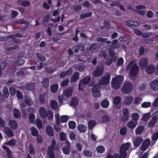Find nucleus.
<instances>
[{
    "instance_id": "nucleus-1",
    "label": "nucleus",
    "mask_w": 158,
    "mask_h": 158,
    "mask_svg": "<svg viewBox=\"0 0 158 158\" xmlns=\"http://www.w3.org/2000/svg\"><path fill=\"white\" fill-rule=\"evenodd\" d=\"M110 79V74H106L102 77L100 81V83L96 84L92 88V93L93 96L95 97L101 96V93L99 89L100 88L101 85H105L108 84Z\"/></svg>"
},
{
    "instance_id": "nucleus-2",
    "label": "nucleus",
    "mask_w": 158,
    "mask_h": 158,
    "mask_svg": "<svg viewBox=\"0 0 158 158\" xmlns=\"http://www.w3.org/2000/svg\"><path fill=\"white\" fill-rule=\"evenodd\" d=\"M131 68L129 73V77L134 78L137 75L139 71V67L137 64L133 61L131 62L127 67V69Z\"/></svg>"
},
{
    "instance_id": "nucleus-3",
    "label": "nucleus",
    "mask_w": 158,
    "mask_h": 158,
    "mask_svg": "<svg viewBox=\"0 0 158 158\" xmlns=\"http://www.w3.org/2000/svg\"><path fill=\"white\" fill-rule=\"evenodd\" d=\"M123 76L118 75L112 79L111 81V86L113 88L117 89L121 86L124 81Z\"/></svg>"
},
{
    "instance_id": "nucleus-4",
    "label": "nucleus",
    "mask_w": 158,
    "mask_h": 158,
    "mask_svg": "<svg viewBox=\"0 0 158 158\" xmlns=\"http://www.w3.org/2000/svg\"><path fill=\"white\" fill-rule=\"evenodd\" d=\"M133 88L132 83L129 81H126L124 82L121 90L123 93L127 94L131 92Z\"/></svg>"
},
{
    "instance_id": "nucleus-5",
    "label": "nucleus",
    "mask_w": 158,
    "mask_h": 158,
    "mask_svg": "<svg viewBox=\"0 0 158 158\" xmlns=\"http://www.w3.org/2000/svg\"><path fill=\"white\" fill-rule=\"evenodd\" d=\"M58 148V144L56 143L55 140L53 139L52 141V145L48 148V154L49 158H54V155L53 150H56Z\"/></svg>"
},
{
    "instance_id": "nucleus-6",
    "label": "nucleus",
    "mask_w": 158,
    "mask_h": 158,
    "mask_svg": "<svg viewBox=\"0 0 158 158\" xmlns=\"http://www.w3.org/2000/svg\"><path fill=\"white\" fill-rule=\"evenodd\" d=\"M149 85L152 91H158V79H155L151 81Z\"/></svg>"
},
{
    "instance_id": "nucleus-7",
    "label": "nucleus",
    "mask_w": 158,
    "mask_h": 158,
    "mask_svg": "<svg viewBox=\"0 0 158 158\" xmlns=\"http://www.w3.org/2000/svg\"><path fill=\"white\" fill-rule=\"evenodd\" d=\"M120 155L118 154H115L112 156L110 154H109L107 156L106 158H125L127 156V153L121 152L120 151Z\"/></svg>"
},
{
    "instance_id": "nucleus-8",
    "label": "nucleus",
    "mask_w": 158,
    "mask_h": 158,
    "mask_svg": "<svg viewBox=\"0 0 158 158\" xmlns=\"http://www.w3.org/2000/svg\"><path fill=\"white\" fill-rule=\"evenodd\" d=\"M131 146L130 143L128 142L124 143L121 146L120 151L121 152L127 153V151L130 148Z\"/></svg>"
},
{
    "instance_id": "nucleus-9",
    "label": "nucleus",
    "mask_w": 158,
    "mask_h": 158,
    "mask_svg": "<svg viewBox=\"0 0 158 158\" xmlns=\"http://www.w3.org/2000/svg\"><path fill=\"white\" fill-rule=\"evenodd\" d=\"M104 70L103 66L98 67L94 71V75L95 77H98L101 75L103 73Z\"/></svg>"
},
{
    "instance_id": "nucleus-10",
    "label": "nucleus",
    "mask_w": 158,
    "mask_h": 158,
    "mask_svg": "<svg viewBox=\"0 0 158 158\" xmlns=\"http://www.w3.org/2000/svg\"><path fill=\"white\" fill-rule=\"evenodd\" d=\"M65 144L66 146H64L62 148V151L65 154H68L70 151V144L68 141H65Z\"/></svg>"
},
{
    "instance_id": "nucleus-11",
    "label": "nucleus",
    "mask_w": 158,
    "mask_h": 158,
    "mask_svg": "<svg viewBox=\"0 0 158 158\" xmlns=\"http://www.w3.org/2000/svg\"><path fill=\"white\" fill-rule=\"evenodd\" d=\"M148 64V61L147 58H143L140 60L139 62V65L141 68L142 69H143Z\"/></svg>"
},
{
    "instance_id": "nucleus-12",
    "label": "nucleus",
    "mask_w": 158,
    "mask_h": 158,
    "mask_svg": "<svg viewBox=\"0 0 158 158\" xmlns=\"http://www.w3.org/2000/svg\"><path fill=\"white\" fill-rule=\"evenodd\" d=\"M150 143V139H146L141 146V149L143 151L145 150L149 146Z\"/></svg>"
},
{
    "instance_id": "nucleus-13",
    "label": "nucleus",
    "mask_w": 158,
    "mask_h": 158,
    "mask_svg": "<svg viewBox=\"0 0 158 158\" xmlns=\"http://www.w3.org/2000/svg\"><path fill=\"white\" fill-rule=\"evenodd\" d=\"M15 37L21 38L22 36L20 34H18L16 35L15 36L11 35H10L7 36L2 37H0V41H5L7 39H9L10 38H11L12 39H15Z\"/></svg>"
},
{
    "instance_id": "nucleus-14",
    "label": "nucleus",
    "mask_w": 158,
    "mask_h": 158,
    "mask_svg": "<svg viewBox=\"0 0 158 158\" xmlns=\"http://www.w3.org/2000/svg\"><path fill=\"white\" fill-rule=\"evenodd\" d=\"M138 121L131 120L127 123V126L130 129L135 128L137 125Z\"/></svg>"
},
{
    "instance_id": "nucleus-15",
    "label": "nucleus",
    "mask_w": 158,
    "mask_h": 158,
    "mask_svg": "<svg viewBox=\"0 0 158 158\" xmlns=\"http://www.w3.org/2000/svg\"><path fill=\"white\" fill-rule=\"evenodd\" d=\"M47 112L46 110L44 107H41L39 110V113L41 117L44 118H47Z\"/></svg>"
},
{
    "instance_id": "nucleus-16",
    "label": "nucleus",
    "mask_w": 158,
    "mask_h": 158,
    "mask_svg": "<svg viewBox=\"0 0 158 158\" xmlns=\"http://www.w3.org/2000/svg\"><path fill=\"white\" fill-rule=\"evenodd\" d=\"M155 69V68L154 65H149L146 67V71L148 73L151 74L154 72Z\"/></svg>"
},
{
    "instance_id": "nucleus-17",
    "label": "nucleus",
    "mask_w": 158,
    "mask_h": 158,
    "mask_svg": "<svg viewBox=\"0 0 158 158\" xmlns=\"http://www.w3.org/2000/svg\"><path fill=\"white\" fill-rule=\"evenodd\" d=\"M133 97L132 96H129L127 97L124 100V104L126 105H130L133 101Z\"/></svg>"
},
{
    "instance_id": "nucleus-18",
    "label": "nucleus",
    "mask_w": 158,
    "mask_h": 158,
    "mask_svg": "<svg viewBox=\"0 0 158 158\" xmlns=\"http://www.w3.org/2000/svg\"><path fill=\"white\" fill-rule=\"evenodd\" d=\"M77 130L83 133L85 132L87 130L86 126L83 124H80L77 126Z\"/></svg>"
},
{
    "instance_id": "nucleus-19",
    "label": "nucleus",
    "mask_w": 158,
    "mask_h": 158,
    "mask_svg": "<svg viewBox=\"0 0 158 158\" xmlns=\"http://www.w3.org/2000/svg\"><path fill=\"white\" fill-rule=\"evenodd\" d=\"M73 91V88L70 87L64 90L63 92V94L66 97H69L71 95Z\"/></svg>"
},
{
    "instance_id": "nucleus-20",
    "label": "nucleus",
    "mask_w": 158,
    "mask_h": 158,
    "mask_svg": "<svg viewBox=\"0 0 158 158\" xmlns=\"http://www.w3.org/2000/svg\"><path fill=\"white\" fill-rule=\"evenodd\" d=\"M9 125L12 130L16 129L18 126L17 122L14 120H10L9 122Z\"/></svg>"
},
{
    "instance_id": "nucleus-21",
    "label": "nucleus",
    "mask_w": 158,
    "mask_h": 158,
    "mask_svg": "<svg viewBox=\"0 0 158 158\" xmlns=\"http://www.w3.org/2000/svg\"><path fill=\"white\" fill-rule=\"evenodd\" d=\"M143 140V139L140 137L136 138L133 141V143L134 146L136 147H138L141 143Z\"/></svg>"
},
{
    "instance_id": "nucleus-22",
    "label": "nucleus",
    "mask_w": 158,
    "mask_h": 158,
    "mask_svg": "<svg viewBox=\"0 0 158 158\" xmlns=\"http://www.w3.org/2000/svg\"><path fill=\"white\" fill-rule=\"evenodd\" d=\"M126 25L129 26H138L139 25V23L136 21H133L131 20H129L127 21L126 23Z\"/></svg>"
},
{
    "instance_id": "nucleus-23",
    "label": "nucleus",
    "mask_w": 158,
    "mask_h": 158,
    "mask_svg": "<svg viewBox=\"0 0 158 158\" xmlns=\"http://www.w3.org/2000/svg\"><path fill=\"white\" fill-rule=\"evenodd\" d=\"M46 131L47 134L49 136H53V130L51 127L50 126H47L46 128Z\"/></svg>"
},
{
    "instance_id": "nucleus-24",
    "label": "nucleus",
    "mask_w": 158,
    "mask_h": 158,
    "mask_svg": "<svg viewBox=\"0 0 158 158\" xmlns=\"http://www.w3.org/2000/svg\"><path fill=\"white\" fill-rule=\"evenodd\" d=\"M4 132L6 135L8 137H12L13 136V132L9 127H5L4 129Z\"/></svg>"
},
{
    "instance_id": "nucleus-25",
    "label": "nucleus",
    "mask_w": 158,
    "mask_h": 158,
    "mask_svg": "<svg viewBox=\"0 0 158 158\" xmlns=\"http://www.w3.org/2000/svg\"><path fill=\"white\" fill-rule=\"evenodd\" d=\"M79 74L78 73H74L70 79V82H73L77 80L79 77Z\"/></svg>"
},
{
    "instance_id": "nucleus-26",
    "label": "nucleus",
    "mask_w": 158,
    "mask_h": 158,
    "mask_svg": "<svg viewBox=\"0 0 158 158\" xmlns=\"http://www.w3.org/2000/svg\"><path fill=\"white\" fill-rule=\"evenodd\" d=\"M30 131L31 134L32 135L34 136H37L39 132L37 129L34 127H32L30 129Z\"/></svg>"
},
{
    "instance_id": "nucleus-27",
    "label": "nucleus",
    "mask_w": 158,
    "mask_h": 158,
    "mask_svg": "<svg viewBox=\"0 0 158 158\" xmlns=\"http://www.w3.org/2000/svg\"><path fill=\"white\" fill-rule=\"evenodd\" d=\"M157 120L155 117H153L151 120L148 123V127H154L155 124L156 123Z\"/></svg>"
},
{
    "instance_id": "nucleus-28",
    "label": "nucleus",
    "mask_w": 158,
    "mask_h": 158,
    "mask_svg": "<svg viewBox=\"0 0 158 158\" xmlns=\"http://www.w3.org/2000/svg\"><path fill=\"white\" fill-rule=\"evenodd\" d=\"M144 130V127L143 126H138L135 129V132L136 134H141Z\"/></svg>"
},
{
    "instance_id": "nucleus-29",
    "label": "nucleus",
    "mask_w": 158,
    "mask_h": 158,
    "mask_svg": "<svg viewBox=\"0 0 158 158\" xmlns=\"http://www.w3.org/2000/svg\"><path fill=\"white\" fill-rule=\"evenodd\" d=\"M97 123L96 122L93 120H89L88 123V128L89 129H92Z\"/></svg>"
},
{
    "instance_id": "nucleus-30",
    "label": "nucleus",
    "mask_w": 158,
    "mask_h": 158,
    "mask_svg": "<svg viewBox=\"0 0 158 158\" xmlns=\"http://www.w3.org/2000/svg\"><path fill=\"white\" fill-rule=\"evenodd\" d=\"M96 150L97 152L102 153L105 152V148L102 145H99L96 147Z\"/></svg>"
},
{
    "instance_id": "nucleus-31",
    "label": "nucleus",
    "mask_w": 158,
    "mask_h": 158,
    "mask_svg": "<svg viewBox=\"0 0 158 158\" xmlns=\"http://www.w3.org/2000/svg\"><path fill=\"white\" fill-rule=\"evenodd\" d=\"M25 103L29 106H31L33 104V102L31 98L27 97H25Z\"/></svg>"
},
{
    "instance_id": "nucleus-32",
    "label": "nucleus",
    "mask_w": 158,
    "mask_h": 158,
    "mask_svg": "<svg viewBox=\"0 0 158 158\" xmlns=\"http://www.w3.org/2000/svg\"><path fill=\"white\" fill-rule=\"evenodd\" d=\"M101 121L104 123H108L110 121L109 117L107 115L104 114L101 118Z\"/></svg>"
},
{
    "instance_id": "nucleus-33",
    "label": "nucleus",
    "mask_w": 158,
    "mask_h": 158,
    "mask_svg": "<svg viewBox=\"0 0 158 158\" xmlns=\"http://www.w3.org/2000/svg\"><path fill=\"white\" fill-rule=\"evenodd\" d=\"M91 78L89 77H86L80 80V81L81 82H82L83 84H86L88 83L90 81Z\"/></svg>"
},
{
    "instance_id": "nucleus-34",
    "label": "nucleus",
    "mask_w": 158,
    "mask_h": 158,
    "mask_svg": "<svg viewBox=\"0 0 158 158\" xmlns=\"http://www.w3.org/2000/svg\"><path fill=\"white\" fill-rule=\"evenodd\" d=\"M2 148L6 151L8 158H13L12 156L11 152L9 148L6 146L4 145L2 146Z\"/></svg>"
},
{
    "instance_id": "nucleus-35",
    "label": "nucleus",
    "mask_w": 158,
    "mask_h": 158,
    "mask_svg": "<svg viewBox=\"0 0 158 158\" xmlns=\"http://www.w3.org/2000/svg\"><path fill=\"white\" fill-rule=\"evenodd\" d=\"M121 98L119 96H117L113 98V104L115 105H118L121 101Z\"/></svg>"
},
{
    "instance_id": "nucleus-36",
    "label": "nucleus",
    "mask_w": 158,
    "mask_h": 158,
    "mask_svg": "<svg viewBox=\"0 0 158 158\" xmlns=\"http://www.w3.org/2000/svg\"><path fill=\"white\" fill-rule=\"evenodd\" d=\"M101 106L104 108L108 107L109 105V102L106 99H105L103 100L101 103Z\"/></svg>"
},
{
    "instance_id": "nucleus-37",
    "label": "nucleus",
    "mask_w": 158,
    "mask_h": 158,
    "mask_svg": "<svg viewBox=\"0 0 158 158\" xmlns=\"http://www.w3.org/2000/svg\"><path fill=\"white\" fill-rule=\"evenodd\" d=\"M148 87V85L147 83H144L140 84L138 87V89L140 91H143L145 90Z\"/></svg>"
},
{
    "instance_id": "nucleus-38",
    "label": "nucleus",
    "mask_w": 158,
    "mask_h": 158,
    "mask_svg": "<svg viewBox=\"0 0 158 158\" xmlns=\"http://www.w3.org/2000/svg\"><path fill=\"white\" fill-rule=\"evenodd\" d=\"M13 113L14 116L15 118H18L21 116L20 112L17 109L15 108L13 110Z\"/></svg>"
},
{
    "instance_id": "nucleus-39",
    "label": "nucleus",
    "mask_w": 158,
    "mask_h": 158,
    "mask_svg": "<svg viewBox=\"0 0 158 158\" xmlns=\"http://www.w3.org/2000/svg\"><path fill=\"white\" fill-rule=\"evenodd\" d=\"M2 91L4 97L5 98H7L9 95L8 88L6 86L4 87L2 90Z\"/></svg>"
},
{
    "instance_id": "nucleus-40",
    "label": "nucleus",
    "mask_w": 158,
    "mask_h": 158,
    "mask_svg": "<svg viewBox=\"0 0 158 158\" xmlns=\"http://www.w3.org/2000/svg\"><path fill=\"white\" fill-rule=\"evenodd\" d=\"M151 117V114L150 113H146L143 115L142 120L143 121H147Z\"/></svg>"
},
{
    "instance_id": "nucleus-41",
    "label": "nucleus",
    "mask_w": 158,
    "mask_h": 158,
    "mask_svg": "<svg viewBox=\"0 0 158 158\" xmlns=\"http://www.w3.org/2000/svg\"><path fill=\"white\" fill-rule=\"evenodd\" d=\"M35 123L38 129H40L42 128L43 124L39 118H37L36 120Z\"/></svg>"
},
{
    "instance_id": "nucleus-42",
    "label": "nucleus",
    "mask_w": 158,
    "mask_h": 158,
    "mask_svg": "<svg viewBox=\"0 0 158 158\" xmlns=\"http://www.w3.org/2000/svg\"><path fill=\"white\" fill-rule=\"evenodd\" d=\"M25 62V61L22 59H19L18 61L16 62H13L12 64L14 66H19L23 64Z\"/></svg>"
},
{
    "instance_id": "nucleus-43",
    "label": "nucleus",
    "mask_w": 158,
    "mask_h": 158,
    "mask_svg": "<svg viewBox=\"0 0 158 158\" xmlns=\"http://www.w3.org/2000/svg\"><path fill=\"white\" fill-rule=\"evenodd\" d=\"M51 106L52 108L56 110L58 107L57 102L55 100H52L51 102Z\"/></svg>"
},
{
    "instance_id": "nucleus-44",
    "label": "nucleus",
    "mask_w": 158,
    "mask_h": 158,
    "mask_svg": "<svg viewBox=\"0 0 158 158\" xmlns=\"http://www.w3.org/2000/svg\"><path fill=\"white\" fill-rule=\"evenodd\" d=\"M97 41L98 42H106V43L108 44H110L111 42L110 41H106L107 40V39L106 38H102V37H99L98 38L96 39Z\"/></svg>"
},
{
    "instance_id": "nucleus-45",
    "label": "nucleus",
    "mask_w": 158,
    "mask_h": 158,
    "mask_svg": "<svg viewBox=\"0 0 158 158\" xmlns=\"http://www.w3.org/2000/svg\"><path fill=\"white\" fill-rule=\"evenodd\" d=\"M142 100V98L140 97H136L133 103L134 104H139Z\"/></svg>"
},
{
    "instance_id": "nucleus-46",
    "label": "nucleus",
    "mask_w": 158,
    "mask_h": 158,
    "mask_svg": "<svg viewBox=\"0 0 158 158\" xmlns=\"http://www.w3.org/2000/svg\"><path fill=\"white\" fill-rule=\"evenodd\" d=\"M35 115L32 114H30L29 116V120L30 122L34 124L35 123Z\"/></svg>"
},
{
    "instance_id": "nucleus-47",
    "label": "nucleus",
    "mask_w": 158,
    "mask_h": 158,
    "mask_svg": "<svg viewBox=\"0 0 158 158\" xmlns=\"http://www.w3.org/2000/svg\"><path fill=\"white\" fill-rule=\"evenodd\" d=\"M151 105V103L150 102H144L141 105V107L144 108H147L150 107Z\"/></svg>"
},
{
    "instance_id": "nucleus-48",
    "label": "nucleus",
    "mask_w": 158,
    "mask_h": 158,
    "mask_svg": "<svg viewBox=\"0 0 158 158\" xmlns=\"http://www.w3.org/2000/svg\"><path fill=\"white\" fill-rule=\"evenodd\" d=\"M131 118L133 121H137L139 118V115L137 113H133L132 114Z\"/></svg>"
},
{
    "instance_id": "nucleus-49",
    "label": "nucleus",
    "mask_w": 158,
    "mask_h": 158,
    "mask_svg": "<svg viewBox=\"0 0 158 158\" xmlns=\"http://www.w3.org/2000/svg\"><path fill=\"white\" fill-rule=\"evenodd\" d=\"M42 83L44 87H48L49 85V81L48 78H45L42 81Z\"/></svg>"
},
{
    "instance_id": "nucleus-50",
    "label": "nucleus",
    "mask_w": 158,
    "mask_h": 158,
    "mask_svg": "<svg viewBox=\"0 0 158 158\" xmlns=\"http://www.w3.org/2000/svg\"><path fill=\"white\" fill-rule=\"evenodd\" d=\"M71 104L73 106H77L78 104L77 99L76 98H72L71 102Z\"/></svg>"
},
{
    "instance_id": "nucleus-51",
    "label": "nucleus",
    "mask_w": 158,
    "mask_h": 158,
    "mask_svg": "<svg viewBox=\"0 0 158 158\" xmlns=\"http://www.w3.org/2000/svg\"><path fill=\"white\" fill-rule=\"evenodd\" d=\"M26 87L28 90H32L34 89L35 85L33 83H30L27 85Z\"/></svg>"
},
{
    "instance_id": "nucleus-52",
    "label": "nucleus",
    "mask_w": 158,
    "mask_h": 158,
    "mask_svg": "<svg viewBox=\"0 0 158 158\" xmlns=\"http://www.w3.org/2000/svg\"><path fill=\"white\" fill-rule=\"evenodd\" d=\"M70 139L72 140H74L76 138V134L73 132H71L69 134Z\"/></svg>"
},
{
    "instance_id": "nucleus-53",
    "label": "nucleus",
    "mask_w": 158,
    "mask_h": 158,
    "mask_svg": "<svg viewBox=\"0 0 158 158\" xmlns=\"http://www.w3.org/2000/svg\"><path fill=\"white\" fill-rule=\"evenodd\" d=\"M84 155L86 157H90L92 155V152L88 150H85L83 152Z\"/></svg>"
},
{
    "instance_id": "nucleus-54",
    "label": "nucleus",
    "mask_w": 158,
    "mask_h": 158,
    "mask_svg": "<svg viewBox=\"0 0 158 158\" xmlns=\"http://www.w3.org/2000/svg\"><path fill=\"white\" fill-rule=\"evenodd\" d=\"M53 117V113L52 112L48 111L47 112V118H48L49 120L52 118Z\"/></svg>"
},
{
    "instance_id": "nucleus-55",
    "label": "nucleus",
    "mask_w": 158,
    "mask_h": 158,
    "mask_svg": "<svg viewBox=\"0 0 158 158\" xmlns=\"http://www.w3.org/2000/svg\"><path fill=\"white\" fill-rule=\"evenodd\" d=\"M69 126L70 128L73 129L76 127V123L73 121H70L69 123Z\"/></svg>"
},
{
    "instance_id": "nucleus-56",
    "label": "nucleus",
    "mask_w": 158,
    "mask_h": 158,
    "mask_svg": "<svg viewBox=\"0 0 158 158\" xmlns=\"http://www.w3.org/2000/svg\"><path fill=\"white\" fill-rule=\"evenodd\" d=\"M68 116L67 115H63L60 117V121L62 123H65L67 121Z\"/></svg>"
},
{
    "instance_id": "nucleus-57",
    "label": "nucleus",
    "mask_w": 158,
    "mask_h": 158,
    "mask_svg": "<svg viewBox=\"0 0 158 158\" xmlns=\"http://www.w3.org/2000/svg\"><path fill=\"white\" fill-rule=\"evenodd\" d=\"M127 129L125 127L122 128L120 131V133L122 135H125L127 133Z\"/></svg>"
},
{
    "instance_id": "nucleus-58",
    "label": "nucleus",
    "mask_w": 158,
    "mask_h": 158,
    "mask_svg": "<svg viewBox=\"0 0 158 158\" xmlns=\"http://www.w3.org/2000/svg\"><path fill=\"white\" fill-rule=\"evenodd\" d=\"M75 47L78 48L79 49L82 51H84L85 50V47L82 44H78L75 46Z\"/></svg>"
},
{
    "instance_id": "nucleus-59",
    "label": "nucleus",
    "mask_w": 158,
    "mask_h": 158,
    "mask_svg": "<svg viewBox=\"0 0 158 158\" xmlns=\"http://www.w3.org/2000/svg\"><path fill=\"white\" fill-rule=\"evenodd\" d=\"M15 144V141L13 139H11L8 142H5L3 144H6L7 145H12Z\"/></svg>"
},
{
    "instance_id": "nucleus-60",
    "label": "nucleus",
    "mask_w": 158,
    "mask_h": 158,
    "mask_svg": "<svg viewBox=\"0 0 158 158\" xmlns=\"http://www.w3.org/2000/svg\"><path fill=\"white\" fill-rule=\"evenodd\" d=\"M58 89V85L57 84H54L51 87V89L52 92H56Z\"/></svg>"
},
{
    "instance_id": "nucleus-61",
    "label": "nucleus",
    "mask_w": 158,
    "mask_h": 158,
    "mask_svg": "<svg viewBox=\"0 0 158 158\" xmlns=\"http://www.w3.org/2000/svg\"><path fill=\"white\" fill-rule=\"evenodd\" d=\"M122 114H126L127 115L129 116V113L128 109L127 108H123L122 111Z\"/></svg>"
},
{
    "instance_id": "nucleus-62",
    "label": "nucleus",
    "mask_w": 158,
    "mask_h": 158,
    "mask_svg": "<svg viewBox=\"0 0 158 158\" xmlns=\"http://www.w3.org/2000/svg\"><path fill=\"white\" fill-rule=\"evenodd\" d=\"M60 139L62 141H64L66 138L65 134L64 132H61L60 134Z\"/></svg>"
},
{
    "instance_id": "nucleus-63",
    "label": "nucleus",
    "mask_w": 158,
    "mask_h": 158,
    "mask_svg": "<svg viewBox=\"0 0 158 158\" xmlns=\"http://www.w3.org/2000/svg\"><path fill=\"white\" fill-rule=\"evenodd\" d=\"M158 139V132H156L152 137V140H156Z\"/></svg>"
},
{
    "instance_id": "nucleus-64",
    "label": "nucleus",
    "mask_w": 158,
    "mask_h": 158,
    "mask_svg": "<svg viewBox=\"0 0 158 158\" xmlns=\"http://www.w3.org/2000/svg\"><path fill=\"white\" fill-rule=\"evenodd\" d=\"M123 63V60L122 58H120L118 60L117 63V65L118 66L122 65Z\"/></svg>"
}]
</instances>
